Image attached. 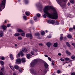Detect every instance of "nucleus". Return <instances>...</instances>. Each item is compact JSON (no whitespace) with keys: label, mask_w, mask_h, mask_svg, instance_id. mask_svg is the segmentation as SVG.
I'll list each match as a JSON object with an SVG mask.
<instances>
[{"label":"nucleus","mask_w":75,"mask_h":75,"mask_svg":"<svg viewBox=\"0 0 75 75\" xmlns=\"http://www.w3.org/2000/svg\"><path fill=\"white\" fill-rule=\"evenodd\" d=\"M35 36H39L40 35V34L39 33H35Z\"/></svg>","instance_id":"obj_36"},{"label":"nucleus","mask_w":75,"mask_h":75,"mask_svg":"<svg viewBox=\"0 0 75 75\" xmlns=\"http://www.w3.org/2000/svg\"><path fill=\"white\" fill-rule=\"evenodd\" d=\"M56 1L61 7H64V5H63V4H62V0H56Z\"/></svg>","instance_id":"obj_5"},{"label":"nucleus","mask_w":75,"mask_h":75,"mask_svg":"<svg viewBox=\"0 0 75 75\" xmlns=\"http://www.w3.org/2000/svg\"><path fill=\"white\" fill-rule=\"evenodd\" d=\"M72 45L74 46V47L75 48V44L74 43H72Z\"/></svg>","instance_id":"obj_56"},{"label":"nucleus","mask_w":75,"mask_h":75,"mask_svg":"<svg viewBox=\"0 0 75 75\" xmlns=\"http://www.w3.org/2000/svg\"><path fill=\"white\" fill-rule=\"evenodd\" d=\"M69 31H70V32H71L73 30V28H69Z\"/></svg>","instance_id":"obj_45"},{"label":"nucleus","mask_w":75,"mask_h":75,"mask_svg":"<svg viewBox=\"0 0 75 75\" xmlns=\"http://www.w3.org/2000/svg\"><path fill=\"white\" fill-rule=\"evenodd\" d=\"M7 20H5L4 21V23H7Z\"/></svg>","instance_id":"obj_58"},{"label":"nucleus","mask_w":75,"mask_h":75,"mask_svg":"<svg viewBox=\"0 0 75 75\" xmlns=\"http://www.w3.org/2000/svg\"><path fill=\"white\" fill-rule=\"evenodd\" d=\"M25 33H21V35L22 36H25Z\"/></svg>","instance_id":"obj_40"},{"label":"nucleus","mask_w":75,"mask_h":75,"mask_svg":"<svg viewBox=\"0 0 75 75\" xmlns=\"http://www.w3.org/2000/svg\"><path fill=\"white\" fill-rule=\"evenodd\" d=\"M21 62V59H18L16 60V64H20Z\"/></svg>","instance_id":"obj_9"},{"label":"nucleus","mask_w":75,"mask_h":75,"mask_svg":"<svg viewBox=\"0 0 75 75\" xmlns=\"http://www.w3.org/2000/svg\"><path fill=\"white\" fill-rule=\"evenodd\" d=\"M1 27H2L3 30H6V28H7V26L4 25H2L1 26Z\"/></svg>","instance_id":"obj_13"},{"label":"nucleus","mask_w":75,"mask_h":75,"mask_svg":"<svg viewBox=\"0 0 75 75\" xmlns=\"http://www.w3.org/2000/svg\"><path fill=\"white\" fill-rule=\"evenodd\" d=\"M4 35L3 31L0 30V37H3Z\"/></svg>","instance_id":"obj_12"},{"label":"nucleus","mask_w":75,"mask_h":75,"mask_svg":"<svg viewBox=\"0 0 75 75\" xmlns=\"http://www.w3.org/2000/svg\"><path fill=\"white\" fill-rule=\"evenodd\" d=\"M20 35L19 33H16L14 34V36H15V37H17V36H19Z\"/></svg>","instance_id":"obj_27"},{"label":"nucleus","mask_w":75,"mask_h":75,"mask_svg":"<svg viewBox=\"0 0 75 75\" xmlns=\"http://www.w3.org/2000/svg\"><path fill=\"white\" fill-rule=\"evenodd\" d=\"M0 64L1 65H4V62L3 61H1L0 62Z\"/></svg>","instance_id":"obj_39"},{"label":"nucleus","mask_w":75,"mask_h":75,"mask_svg":"<svg viewBox=\"0 0 75 75\" xmlns=\"http://www.w3.org/2000/svg\"><path fill=\"white\" fill-rule=\"evenodd\" d=\"M6 1V0H3L2 3L0 4V11H1V10H2L5 8Z\"/></svg>","instance_id":"obj_4"},{"label":"nucleus","mask_w":75,"mask_h":75,"mask_svg":"<svg viewBox=\"0 0 75 75\" xmlns=\"http://www.w3.org/2000/svg\"><path fill=\"white\" fill-rule=\"evenodd\" d=\"M47 23H48L49 24H51V21L49 19L47 21Z\"/></svg>","instance_id":"obj_35"},{"label":"nucleus","mask_w":75,"mask_h":75,"mask_svg":"<svg viewBox=\"0 0 75 75\" xmlns=\"http://www.w3.org/2000/svg\"><path fill=\"white\" fill-rule=\"evenodd\" d=\"M65 16L68 17H69L70 18H73L74 17V16L73 15H71V14L69 13H66L65 14Z\"/></svg>","instance_id":"obj_8"},{"label":"nucleus","mask_w":75,"mask_h":75,"mask_svg":"<svg viewBox=\"0 0 75 75\" xmlns=\"http://www.w3.org/2000/svg\"><path fill=\"white\" fill-rule=\"evenodd\" d=\"M14 47L15 48H18V45H17V44H14Z\"/></svg>","instance_id":"obj_34"},{"label":"nucleus","mask_w":75,"mask_h":75,"mask_svg":"<svg viewBox=\"0 0 75 75\" xmlns=\"http://www.w3.org/2000/svg\"><path fill=\"white\" fill-rule=\"evenodd\" d=\"M34 20H37V17L36 16H35L34 17Z\"/></svg>","instance_id":"obj_51"},{"label":"nucleus","mask_w":75,"mask_h":75,"mask_svg":"<svg viewBox=\"0 0 75 75\" xmlns=\"http://www.w3.org/2000/svg\"><path fill=\"white\" fill-rule=\"evenodd\" d=\"M42 72V74H38V72L37 71L34 70L33 69H30V73L33 75H45V74H46L47 72V69H44L42 70H41Z\"/></svg>","instance_id":"obj_2"},{"label":"nucleus","mask_w":75,"mask_h":75,"mask_svg":"<svg viewBox=\"0 0 75 75\" xmlns=\"http://www.w3.org/2000/svg\"><path fill=\"white\" fill-rule=\"evenodd\" d=\"M22 50L24 52H27V49L26 48H23L22 49Z\"/></svg>","instance_id":"obj_11"},{"label":"nucleus","mask_w":75,"mask_h":75,"mask_svg":"<svg viewBox=\"0 0 75 75\" xmlns=\"http://www.w3.org/2000/svg\"><path fill=\"white\" fill-rule=\"evenodd\" d=\"M21 61H22V62L24 63V64L25 62V58H22L21 59Z\"/></svg>","instance_id":"obj_14"},{"label":"nucleus","mask_w":75,"mask_h":75,"mask_svg":"<svg viewBox=\"0 0 75 75\" xmlns=\"http://www.w3.org/2000/svg\"><path fill=\"white\" fill-rule=\"evenodd\" d=\"M14 67L15 69H18V68H19V67H18V65H15L14 66Z\"/></svg>","instance_id":"obj_32"},{"label":"nucleus","mask_w":75,"mask_h":75,"mask_svg":"<svg viewBox=\"0 0 75 75\" xmlns=\"http://www.w3.org/2000/svg\"><path fill=\"white\" fill-rule=\"evenodd\" d=\"M66 44L67 47H71V45H70V44H69V42H67L66 43Z\"/></svg>","instance_id":"obj_26"},{"label":"nucleus","mask_w":75,"mask_h":75,"mask_svg":"<svg viewBox=\"0 0 75 75\" xmlns=\"http://www.w3.org/2000/svg\"><path fill=\"white\" fill-rule=\"evenodd\" d=\"M53 47H58V43H57V42L54 43L53 45Z\"/></svg>","instance_id":"obj_22"},{"label":"nucleus","mask_w":75,"mask_h":75,"mask_svg":"<svg viewBox=\"0 0 75 75\" xmlns=\"http://www.w3.org/2000/svg\"><path fill=\"white\" fill-rule=\"evenodd\" d=\"M27 58L28 59H30L31 58V55H30V54H27Z\"/></svg>","instance_id":"obj_21"},{"label":"nucleus","mask_w":75,"mask_h":75,"mask_svg":"<svg viewBox=\"0 0 75 75\" xmlns=\"http://www.w3.org/2000/svg\"><path fill=\"white\" fill-rule=\"evenodd\" d=\"M58 55L59 56H61V55L62 54L61 53H59L58 54Z\"/></svg>","instance_id":"obj_59"},{"label":"nucleus","mask_w":75,"mask_h":75,"mask_svg":"<svg viewBox=\"0 0 75 75\" xmlns=\"http://www.w3.org/2000/svg\"><path fill=\"white\" fill-rule=\"evenodd\" d=\"M47 37L48 38H51V35H49L47 36Z\"/></svg>","instance_id":"obj_50"},{"label":"nucleus","mask_w":75,"mask_h":75,"mask_svg":"<svg viewBox=\"0 0 75 75\" xmlns=\"http://www.w3.org/2000/svg\"><path fill=\"white\" fill-rule=\"evenodd\" d=\"M31 54L32 55H34V52L33 51H32L31 52Z\"/></svg>","instance_id":"obj_44"},{"label":"nucleus","mask_w":75,"mask_h":75,"mask_svg":"<svg viewBox=\"0 0 75 75\" xmlns=\"http://www.w3.org/2000/svg\"><path fill=\"white\" fill-rule=\"evenodd\" d=\"M18 39L19 40H21L22 39V38H21V37H18Z\"/></svg>","instance_id":"obj_49"},{"label":"nucleus","mask_w":75,"mask_h":75,"mask_svg":"<svg viewBox=\"0 0 75 75\" xmlns=\"http://www.w3.org/2000/svg\"><path fill=\"white\" fill-rule=\"evenodd\" d=\"M71 58V59H75V56H74V55L72 56Z\"/></svg>","instance_id":"obj_42"},{"label":"nucleus","mask_w":75,"mask_h":75,"mask_svg":"<svg viewBox=\"0 0 75 75\" xmlns=\"http://www.w3.org/2000/svg\"><path fill=\"white\" fill-rule=\"evenodd\" d=\"M34 21H33L32 20H31L30 21V23L31 24H33L34 23Z\"/></svg>","instance_id":"obj_47"},{"label":"nucleus","mask_w":75,"mask_h":75,"mask_svg":"<svg viewBox=\"0 0 75 75\" xmlns=\"http://www.w3.org/2000/svg\"><path fill=\"white\" fill-rule=\"evenodd\" d=\"M23 17L24 20H27V16H26L24 15Z\"/></svg>","instance_id":"obj_29"},{"label":"nucleus","mask_w":75,"mask_h":75,"mask_svg":"<svg viewBox=\"0 0 75 75\" xmlns=\"http://www.w3.org/2000/svg\"><path fill=\"white\" fill-rule=\"evenodd\" d=\"M7 27H10V26H11V24H8L7 25Z\"/></svg>","instance_id":"obj_48"},{"label":"nucleus","mask_w":75,"mask_h":75,"mask_svg":"<svg viewBox=\"0 0 75 75\" xmlns=\"http://www.w3.org/2000/svg\"><path fill=\"white\" fill-rule=\"evenodd\" d=\"M67 5L68 6H69L70 5V3L68 2L67 4Z\"/></svg>","instance_id":"obj_61"},{"label":"nucleus","mask_w":75,"mask_h":75,"mask_svg":"<svg viewBox=\"0 0 75 75\" xmlns=\"http://www.w3.org/2000/svg\"><path fill=\"white\" fill-rule=\"evenodd\" d=\"M55 23V20H52L51 21V24H54Z\"/></svg>","instance_id":"obj_25"},{"label":"nucleus","mask_w":75,"mask_h":75,"mask_svg":"<svg viewBox=\"0 0 75 75\" xmlns=\"http://www.w3.org/2000/svg\"><path fill=\"white\" fill-rule=\"evenodd\" d=\"M44 66L45 68H48V65L47 63H44Z\"/></svg>","instance_id":"obj_16"},{"label":"nucleus","mask_w":75,"mask_h":75,"mask_svg":"<svg viewBox=\"0 0 75 75\" xmlns=\"http://www.w3.org/2000/svg\"><path fill=\"white\" fill-rule=\"evenodd\" d=\"M37 5L38 6H39L40 7H41V8H42V3L41 2H39Z\"/></svg>","instance_id":"obj_15"},{"label":"nucleus","mask_w":75,"mask_h":75,"mask_svg":"<svg viewBox=\"0 0 75 75\" xmlns=\"http://www.w3.org/2000/svg\"><path fill=\"white\" fill-rule=\"evenodd\" d=\"M25 14L27 16H29L31 14V13L29 11H26L25 12Z\"/></svg>","instance_id":"obj_10"},{"label":"nucleus","mask_w":75,"mask_h":75,"mask_svg":"<svg viewBox=\"0 0 75 75\" xmlns=\"http://www.w3.org/2000/svg\"><path fill=\"white\" fill-rule=\"evenodd\" d=\"M26 37L27 38L30 37V39L31 40L33 38V36L30 33H27L26 35Z\"/></svg>","instance_id":"obj_6"},{"label":"nucleus","mask_w":75,"mask_h":75,"mask_svg":"<svg viewBox=\"0 0 75 75\" xmlns=\"http://www.w3.org/2000/svg\"><path fill=\"white\" fill-rule=\"evenodd\" d=\"M41 34L42 35H45V32L44 31H42L41 33Z\"/></svg>","instance_id":"obj_41"},{"label":"nucleus","mask_w":75,"mask_h":75,"mask_svg":"<svg viewBox=\"0 0 75 75\" xmlns=\"http://www.w3.org/2000/svg\"><path fill=\"white\" fill-rule=\"evenodd\" d=\"M10 58L12 60H13L14 59V57H13V54H11L10 55Z\"/></svg>","instance_id":"obj_23"},{"label":"nucleus","mask_w":75,"mask_h":75,"mask_svg":"<svg viewBox=\"0 0 75 75\" xmlns=\"http://www.w3.org/2000/svg\"><path fill=\"white\" fill-rule=\"evenodd\" d=\"M23 69L21 68H19L18 69V71L20 73H22L23 72Z\"/></svg>","instance_id":"obj_19"},{"label":"nucleus","mask_w":75,"mask_h":75,"mask_svg":"<svg viewBox=\"0 0 75 75\" xmlns=\"http://www.w3.org/2000/svg\"><path fill=\"white\" fill-rule=\"evenodd\" d=\"M45 57H48V55H47L46 54L45 55Z\"/></svg>","instance_id":"obj_62"},{"label":"nucleus","mask_w":75,"mask_h":75,"mask_svg":"<svg viewBox=\"0 0 75 75\" xmlns=\"http://www.w3.org/2000/svg\"><path fill=\"white\" fill-rule=\"evenodd\" d=\"M67 0H63V1L64 2H66V1H67Z\"/></svg>","instance_id":"obj_64"},{"label":"nucleus","mask_w":75,"mask_h":75,"mask_svg":"<svg viewBox=\"0 0 75 75\" xmlns=\"http://www.w3.org/2000/svg\"><path fill=\"white\" fill-rule=\"evenodd\" d=\"M37 16L38 17H40L41 15L40 13H38L37 14Z\"/></svg>","instance_id":"obj_43"},{"label":"nucleus","mask_w":75,"mask_h":75,"mask_svg":"<svg viewBox=\"0 0 75 75\" xmlns=\"http://www.w3.org/2000/svg\"><path fill=\"white\" fill-rule=\"evenodd\" d=\"M39 45L40 46H42L43 45H42V43H40L39 44Z\"/></svg>","instance_id":"obj_60"},{"label":"nucleus","mask_w":75,"mask_h":75,"mask_svg":"<svg viewBox=\"0 0 75 75\" xmlns=\"http://www.w3.org/2000/svg\"><path fill=\"white\" fill-rule=\"evenodd\" d=\"M70 59L68 57H66L65 58V61H69V60Z\"/></svg>","instance_id":"obj_38"},{"label":"nucleus","mask_w":75,"mask_h":75,"mask_svg":"<svg viewBox=\"0 0 75 75\" xmlns=\"http://www.w3.org/2000/svg\"><path fill=\"white\" fill-rule=\"evenodd\" d=\"M62 71L59 70L57 71V74H59L60 73H62Z\"/></svg>","instance_id":"obj_31"},{"label":"nucleus","mask_w":75,"mask_h":75,"mask_svg":"<svg viewBox=\"0 0 75 75\" xmlns=\"http://www.w3.org/2000/svg\"><path fill=\"white\" fill-rule=\"evenodd\" d=\"M61 37H60V40L61 41L62 40V39H63V37L62 36H63V34H61Z\"/></svg>","instance_id":"obj_28"},{"label":"nucleus","mask_w":75,"mask_h":75,"mask_svg":"<svg viewBox=\"0 0 75 75\" xmlns=\"http://www.w3.org/2000/svg\"><path fill=\"white\" fill-rule=\"evenodd\" d=\"M49 7H52L50 6H45L43 9V11L45 13L43 15L44 18H46L47 16L48 18L56 20L58 17L57 11L54 8H53L52 10L49 11L48 10Z\"/></svg>","instance_id":"obj_1"},{"label":"nucleus","mask_w":75,"mask_h":75,"mask_svg":"<svg viewBox=\"0 0 75 75\" xmlns=\"http://www.w3.org/2000/svg\"><path fill=\"white\" fill-rule=\"evenodd\" d=\"M1 58L2 60H4V57H1Z\"/></svg>","instance_id":"obj_53"},{"label":"nucleus","mask_w":75,"mask_h":75,"mask_svg":"<svg viewBox=\"0 0 75 75\" xmlns=\"http://www.w3.org/2000/svg\"><path fill=\"white\" fill-rule=\"evenodd\" d=\"M20 55H21V57H23L24 56V53L22 51H21L20 52L18 53V55L16 56L17 57H20Z\"/></svg>","instance_id":"obj_7"},{"label":"nucleus","mask_w":75,"mask_h":75,"mask_svg":"<svg viewBox=\"0 0 75 75\" xmlns=\"http://www.w3.org/2000/svg\"><path fill=\"white\" fill-rule=\"evenodd\" d=\"M51 45V43L50 42H48L46 43V45L48 47H50V46Z\"/></svg>","instance_id":"obj_20"},{"label":"nucleus","mask_w":75,"mask_h":75,"mask_svg":"<svg viewBox=\"0 0 75 75\" xmlns=\"http://www.w3.org/2000/svg\"><path fill=\"white\" fill-rule=\"evenodd\" d=\"M40 62V59H35L33 60L30 63V66L31 68L34 67L35 65L37 64L38 62Z\"/></svg>","instance_id":"obj_3"},{"label":"nucleus","mask_w":75,"mask_h":75,"mask_svg":"<svg viewBox=\"0 0 75 75\" xmlns=\"http://www.w3.org/2000/svg\"><path fill=\"white\" fill-rule=\"evenodd\" d=\"M9 67L11 69H12V70H13V71H14V67L11 66H9Z\"/></svg>","instance_id":"obj_33"},{"label":"nucleus","mask_w":75,"mask_h":75,"mask_svg":"<svg viewBox=\"0 0 75 75\" xmlns=\"http://www.w3.org/2000/svg\"><path fill=\"white\" fill-rule=\"evenodd\" d=\"M65 52L68 55H70L71 53L70 52H69L68 50H66Z\"/></svg>","instance_id":"obj_17"},{"label":"nucleus","mask_w":75,"mask_h":75,"mask_svg":"<svg viewBox=\"0 0 75 75\" xmlns=\"http://www.w3.org/2000/svg\"><path fill=\"white\" fill-rule=\"evenodd\" d=\"M60 60L63 62V61H64V59L62 58L60 59Z\"/></svg>","instance_id":"obj_55"},{"label":"nucleus","mask_w":75,"mask_h":75,"mask_svg":"<svg viewBox=\"0 0 75 75\" xmlns=\"http://www.w3.org/2000/svg\"><path fill=\"white\" fill-rule=\"evenodd\" d=\"M59 22L58 21H57L55 22V25H59Z\"/></svg>","instance_id":"obj_37"},{"label":"nucleus","mask_w":75,"mask_h":75,"mask_svg":"<svg viewBox=\"0 0 75 75\" xmlns=\"http://www.w3.org/2000/svg\"><path fill=\"white\" fill-rule=\"evenodd\" d=\"M70 3H72V4H73L74 3V1L73 0H71L70 1Z\"/></svg>","instance_id":"obj_46"},{"label":"nucleus","mask_w":75,"mask_h":75,"mask_svg":"<svg viewBox=\"0 0 75 75\" xmlns=\"http://www.w3.org/2000/svg\"><path fill=\"white\" fill-rule=\"evenodd\" d=\"M71 75H75V73L73 72L71 74Z\"/></svg>","instance_id":"obj_57"},{"label":"nucleus","mask_w":75,"mask_h":75,"mask_svg":"<svg viewBox=\"0 0 75 75\" xmlns=\"http://www.w3.org/2000/svg\"><path fill=\"white\" fill-rule=\"evenodd\" d=\"M67 37L69 38H72V36L71 35L69 34L67 35Z\"/></svg>","instance_id":"obj_30"},{"label":"nucleus","mask_w":75,"mask_h":75,"mask_svg":"<svg viewBox=\"0 0 75 75\" xmlns=\"http://www.w3.org/2000/svg\"><path fill=\"white\" fill-rule=\"evenodd\" d=\"M48 59H49V61H51V58L50 57H48Z\"/></svg>","instance_id":"obj_54"},{"label":"nucleus","mask_w":75,"mask_h":75,"mask_svg":"<svg viewBox=\"0 0 75 75\" xmlns=\"http://www.w3.org/2000/svg\"><path fill=\"white\" fill-rule=\"evenodd\" d=\"M28 2H29L28 0H24V3L26 4H28Z\"/></svg>","instance_id":"obj_24"},{"label":"nucleus","mask_w":75,"mask_h":75,"mask_svg":"<svg viewBox=\"0 0 75 75\" xmlns=\"http://www.w3.org/2000/svg\"><path fill=\"white\" fill-rule=\"evenodd\" d=\"M62 24H63L64 23V21H62Z\"/></svg>","instance_id":"obj_63"},{"label":"nucleus","mask_w":75,"mask_h":75,"mask_svg":"<svg viewBox=\"0 0 75 75\" xmlns=\"http://www.w3.org/2000/svg\"><path fill=\"white\" fill-rule=\"evenodd\" d=\"M33 51H35V52H37V51H38L36 49H33Z\"/></svg>","instance_id":"obj_52"},{"label":"nucleus","mask_w":75,"mask_h":75,"mask_svg":"<svg viewBox=\"0 0 75 75\" xmlns=\"http://www.w3.org/2000/svg\"><path fill=\"white\" fill-rule=\"evenodd\" d=\"M17 31L19 33H23V30L22 29L18 28L17 30Z\"/></svg>","instance_id":"obj_18"}]
</instances>
